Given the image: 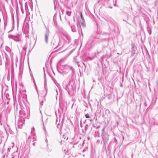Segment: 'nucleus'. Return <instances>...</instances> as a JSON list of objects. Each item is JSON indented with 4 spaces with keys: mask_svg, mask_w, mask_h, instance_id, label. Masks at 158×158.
Wrapping results in <instances>:
<instances>
[{
    "mask_svg": "<svg viewBox=\"0 0 158 158\" xmlns=\"http://www.w3.org/2000/svg\"><path fill=\"white\" fill-rule=\"evenodd\" d=\"M19 113L20 117L23 118L28 117L30 114L29 110H27L26 108L24 110H20Z\"/></svg>",
    "mask_w": 158,
    "mask_h": 158,
    "instance_id": "obj_1",
    "label": "nucleus"
},
{
    "mask_svg": "<svg viewBox=\"0 0 158 158\" xmlns=\"http://www.w3.org/2000/svg\"><path fill=\"white\" fill-rule=\"evenodd\" d=\"M59 40L53 39L51 42V44L54 49L56 48L59 46Z\"/></svg>",
    "mask_w": 158,
    "mask_h": 158,
    "instance_id": "obj_2",
    "label": "nucleus"
},
{
    "mask_svg": "<svg viewBox=\"0 0 158 158\" xmlns=\"http://www.w3.org/2000/svg\"><path fill=\"white\" fill-rule=\"evenodd\" d=\"M65 89L68 91L69 94H71L73 93V85H70L69 83L66 85L65 87Z\"/></svg>",
    "mask_w": 158,
    "mask_h": 158,
    "instance_id": "obj_3",
    "label": "nucleus"
},
{
    "mask_svg": "<svg viewBox=\"0 0 158 158\" xmlns=\"http://www.w3.org/2000/svg\"><path fill=\"white\" fill-rule=\"evenodd\" d=\"M64 69L65 70H68V72H69L72 75L74 74V69L70 65H66Z\"/></svg>",
    "mask_w": 158,
    "mask_h": 158,
    "instance_id": "obj_4",
    "label": "nucleus"
},
{
    "mask_svg": "<svg viewBox=\"0 0 158 158\" xmlns=\"http://www.w3.org/2000/svg\"><path fill=\"white\" fill-rule=\"evenodd\" d=\"M50 31L49 30L47 29V30L45 31V41L46 44H48V37L49 35Z\"/></svg>",
    "mask_w": 158,
    "mask_h": 158,
    "instance_id": "obj_5",
    "label": "nucleus"
},
{
    "mask_svg": "<svg viewBox=\"0 0 158 158\" xmlns=\"http://www.w3.org/2000/svg\"><path fill=\"white\" fill-rule=\"evenodd\" d=\"M61 33L62 34L63 36L67 39V40L65 41H66V42H67L68 41L69 42L70 40V37L69 35L65 32H62Z\"/></svg>",
    "mask_w": 158,
    "mask_h": 158,
    "instance_id": "obj_6",
    "label": "nucleus"
},
{
    "mask_svg": "<svg viewBox=\"0 0 158 158\" xmlns=\"http://www.w3.org/2000/svg\"><path fill=\"white\" fill-rule=\"evenodd\" d=\"M96 38V37L94 36H91L89 39L88 40L87 44L89 45H91L93 44V39H94Z\"/></svg>",
    "mask_w": 158,
    "mask_h": 158,
    "instance_id": "obj_7",
    "label": "nucleus"
},
{
    "mask_svg": "<svg viewBox=\"0 0 158 158\" xmlns=\"http://www.w3.org/2000/svg\"><path fill=\"white\" fill-rule=\"evenodd\" d=\"M21 35L22 33H21L18 34L17 35L15 36L16 38H18V40H16V42H21Z\"/></svg>",
    "mask_w": 158,
    "mask_h": 158,
    "instance_id": "obj_8",
    "label": "nucleus"
},
{
    "mask_svg": "<svg viewBox=\"0 0 158 158\" xmlns=\"http://www.w3.org/2000/svg\"><path fill=\"white\" fill-rule=\"evenodd\" d=\"M8 36L9 38L12 39L14 40L16 42V38L15 36L12 35H8Z\"/></svg>",
    "mask_w": 158,
    "mask_h": 158,
    "instance_id": "obj_9",
    "label": "nucleus"
},
{
    "mask_svg": "<svg viewBox=\"0 0 158 158\" xmlns=\"http://www.w3.org/2000/svg\"><path fill=\"white\" fill-rule=\"evenodd\" d=\"M53 81L55 83V85H56V86L57 87V88H58L59 91H60V85L59 84H58L56 80L54 79H53Z\"/></svg>",
    "mask_w": 158,
    "mask_h": 158,
    "instance_id": "obj_10",
    "label": "nucleus"
},
{
    "mask_svg": "<svg viewBox=\"0 0 158 158\" xmlns=\"http://www.w3.org/2000/svg\"><path fill=\"white\" fill-rule=\"evenodd\" d=\"M2 98L0 97V110H1L2 108Z\"/></svg>",
    "mask_w": 158,
    "mask_h": 158,
    "instance_id": "obj_11",
    "label": "nucleus"
},
{
    "mask_svg": "<svg viewBox=\"0 0 158 158\" xmlns=\"http://www.w3.org/2000/svg\"><path fill=\"white\" fill-rule=\"evenodd\" d=\"M62 125H63V121H62L61 122V124H58V125H57V127L60 130L62 128Z\"/></svg>",
    "mask_w": 158,
    "mask_h": 158,
    "instance_id": "obj_12",
    "label": "nucleus"
},
{
    "mask_svg": "<svg viewBox=\"0 0 158 158\" xmlns=\"http://www.w3.org/2000/svg\"><path fill=\"white\" fill-rule=\"evenodd\" d=\"M12 158H17V151L16 152H14L12 154Z\"/></svg>",
    "mask_w": 158,
    "mask_h": 158,
    "instance_id": "obj_13",
    "label": "nucleus"
},
{
    "mask_svg": "<svg viewBox=\"0 0 158 158\" xmlns=\"http://www.w3.org/2000/svg\"><path fill=\"white\" fill-rule=\"evenodd\" d=\"M44 87H45V89L44 91V95H43V96H45L46 95L47 93V89H46L45 86H44Z\"/></svg>",
    "mask_w": 158,
    "mask_h": 158,
    "instance_id": "obj_14",
    "label": "nucleus"
},
{
    "mask_svg": "<svg viewBox=\"0 0 158 158\" xmlns=\"http://www.w3.org/2000/svg\"><path fill=\"white\" fill-rule=\"evenodd\" d=\"M147 31L149 33V35H151L152 33L151 28L149 27H147Z\"/></svg>",
    "mask_w": 158,
    "mask_h": 158,
    "instance_id": "obj_15",
    "label": "nucleus"
},
{
    "mask_svg": "<svg viewBox=\"0 0 158 158\" xmlns=\"http://www.w3.org/2000/svg\"><path fill=\"white\" fill-rule=\"evenodd\" d=\"M63 138H64V139L67 140L68 138V134H65L64 135H63Z\"/></svg>",
    "mask_w": 158,
    "mask_h": 158,
    "instance_id": "obj_16",
    "label": "nucleus"
},
{
    "mask_svg": "<svg viewBox=\"0 0 158 158\" xmlns=\"http://www.w3.org/2000/svg\"><path fill=\"white\" fill-rule=\"evenodd\" d=\"M14 22H13V23H12V28L11 30H10L8 31V32H10L12 31L13 30V29H14Z\"/></svg>",
    "mask_w": 158,
    "mask_h": 158,
    "instance_id": "obj_17",
    "label": "nucleus"
},
{
    "mask_svg": "<svg viewBox=\"0 0 158 158\" xmlns=\"http://www.w3.org/2000/svg\"><path fill=\"white\" fill-rule=\"evenodd\" d=\"M7 24V22L6 21H4V30H5Z\"/></svg>",
    "mask_w": 158,
    "mask_h": 158,
    "instance_id": "obj_18",
    "label": "nucleus"
},
{
    "mask_svg": "<svg viewBox=\"0 0 158 158\" xmlns=\"http://www.w3.org/2000/svg\"><path fill=\"white\" fill-rule=\"evenodd\" d=\"M102 139L103 140V141L104 143V144L106 143L107 142L108 139H105L104 138H102Z\"/></svg>",
    "mask_w": 158,
    "mask_h": 158,
    "instance_id": "obj_19",
    "label": "nucleus"
},
{
    "mask_svg": "<svg viewBox=\"0 0 158 158\" xmlns=\"http://www.w3.org/2000/svg\"><path fill=\"white\" fill-rule=\"evenodd\" d=\"M81 23L82 24V26L84 27L85 26V21H84V22L82 21V22H81Z\"/></svg>",
    "mask_w": 158,
    "mask_h": 158,
    "instance_id": "obj_20",
    "label": "nucleus"
},
{
    "mask_svg": "<svg viewBox=\"0 0 158 158\" xmlns=\"http://www.w3.org/2000/svg\"><path fill=\"white\" fill-rule=\"evenodd\" d=\"M81 18L82 20V21H83L84 22V21L85 20H84V18L83 16V15L81 13Z\"/></svg>",
    "mask_w": 158,
    "mask_h": 158,
    "instance_id": "obj_21",
    "label": "nucleus"
},
{
    "mask_svg": "<svg viewBox=\"0 0 158 158\" xmlns=\"http://www.w3.org/2000/svg\"><path fill=\"white\" fill-rule=\"evenodd\" d=\"M71 12H69L67 11H66V14L69 16H70L71 15Z\"/></svg>",
    "mask_w": 158,
    "mask_h": 158,
    "instance_id": "obj_22",
    "label": "nucleus"
},
{
    "mask_svg": "<svg viewBox=\"0 0 158 158\" xmlns=\"http://www.w3.org/2000/svg\"><path fill=\"white\" fill-rule=\"evenodd\" d=\"M85 116L86 118H90V117L89 116V114H86L85 115Z\"/></svg>",
    "mask_w": 158,
    "mask_h": 158,
    "instance_id": "obj_23",
    "label": "nucleus"
},
{
    "mask_svg": "<svg viewBox=\"0 0 158 158\" xmlns=\"http://www.w3.org/2000/svg\"><path fill=\"white\" fill-rule=\"evenodd\" d=\"M73 26H71V28L72 29V31L73 32H75L76 31V30L75 29H74L73 28Z\"/></svg>",
    "mask_w": 158,
    "mask_h": 158,
    "instance_id": "obj_24",
    "label": "nucleus"
},
{
    "mask_svg": "<svg viewBox=\"0 0 158 158\" xmlns=\"http://www.w3.org/2000/svg\"><path fill=\"white\" fill-rule=\"evenodd\" d=\"M34 130H35V129H34V127H33L31 129V133L33 131H34Z\"/></svg>",
    "mask_w": 158,
    "mask_h": 158,
    "instance_id": "obj_25",
    "label": "nucleus"
},
{
    "mask_svg": "<svg viewBox=\"0 0 158 158\" xmlns=\"http://www.w3.org/2000/svg\"><path fill=\"white\" fill-rule=\"evenodd\" d=\"M87 126H88V125H86V126H85V130H86V129H87L86 127H87Z\"/></svg>",
    "mask_w": 158,
    "mask_h": 158,
    "instance_id": "obj_26",
    "label": "nucleus"
},
{
    "mask_svg": "<svg viewBox=\"0 0 158 158\" xmlns=\"http://www.w3.org/2000/svg\"><path fill=\"white\" fill-rule=\"evenodd\" d=\"M144 105L145 106H147V103H146V102H145V103H144Z\"/></svg>",
    "mask_w": 158,
    "mask_h": 158,
    "instance_id": "obj_27",
    "label": "nucleus"
},
{
    "mask_svg": "<svg viewBox=\"0 0 158 158\" xmlns=\"http://www.w3.org/2000/svg\"><path fill=\"white\" fill-rule=\"evenodd\" d=\"M56 91L57 94H58V91L56 89Z\"/></svg>",
    "mask_w": 158,
    "mask_h": 158,
    "instance_id": "obj_28",
    "label": "nucleus"
},
{
    "mask_svg": "<svg viewBox=\"0 0 158 158\" xmlns=\"http://www.w3.org/2000/svg\"><path fill=\"white\" fill-rule=\"evenodd\" d=\"M23 49L24 50H26V48H23Z\"/></svg>",
    "mask_w": 158,
    "mask_h": 158,
    "instance_id": "obj_29",
    "label": "nucleus"
},
{
    "mask_svg": "<svg viewBox=\"0 0 158 158\" xmlns=\"http://www.w3.org/2000/svg\"><path fill=\"white\" fill-rule=\"evenodd\" d=\"M87 139L88 140H89V139H90V138L89 137H87Z\"/></svg>",
    "mask_w": 158,
    "mask_h": 158,
    "instance_id": "obj_30",
    "label": "nucleus"
},
{
    "mask_svg": "<svg viewBox=\"0 0 158 158\" xmlns=\"http://www.w3.org/2000/svg\"><path fill=\"white\" fill-rule=\"evenodd\" d=\"M21 11H22V13H23V11L22 10V8H21Z\"/></svg>",
    "mask_w": 158,
    "mask_h": 158,
    "instance_id": "obj_31",
    "label": "nucleus"
},
{
    "mask_svg": "<svg viewBox=\"0 0 158 158\" xmlns=\"http://www.w3.org/2000/svg\"><path fill=\"white\" fill-rule=\"evenodd\" d=\"M43 129L45 131V128L44 127Z\"/></svg>",
    "mask_w": 158,
    "mask_h": 158,
    "instance_id": "obj_32",
    "label": "nucleus"
},
{
    "mask_svg": "<svg viewBox=\"0 0 158 158\" xmlns=\"http://www.w3.org/2000/svg\"><path fill=\"white\" fill-rule=\"evenodd\" d=\"M114 27V25H113L112 26H111V28H113V27Z\"/></svg>",
    "mask_w": 158,
    "mask_h": 158,
    "instance_id": "obj_33",
    "label": "nucleus"
},
{
    "mask_svg": "<svg viewBox=\"0 0 158 158\" xmlns=\"http://www.w3.org/2000/svg\"><path fill=\"white\" fill-rule=\"evenodd\" d=\"M20 123H21V122H20V121H19V125L20 124Z\"/></svg>",
    "mask_w": 158,
    "mask_h": 158,
    "instance_id": "obj_34",
    "label": "nucleus"
},
{
    "mask_svg": "<svg viewBox=\"0 0 158 158\" xmlns=\"http://www.w3.org/2000/svg\"><path fill=\"white\" fill-rule=\"evenodd\" d=\"M80 126H81V127H82V124H81H81H80Z\"/></svg>",
    "mask_w": 158,
    "mask_h": 158,
    "instance_id": "obj_35",
    "label": "nucleus"
},
{
    "mask_svg": "<svg viewBox=\"0 0 158 158\" xmlns=\"http://www.w3.org/2000/svg\"><path fill=\"white\" fill-rule=\"evenodd\" d=\"M45 141H46V142L47 143V139H46L45 140Z\"/></svg>",
    "mask_w": 158,
    "mask_h": 158,
    "instance_id": "obj_36",
    "label": "nucleus"
},
{
    "mask_svg": "<svg viewBox=\"0 0 158 158\" xmlns=\"http://www.w3.org/2000/svg\"><path fill=\"white\" fill-rule=\"evenodd\" d=\"M43 102V101H42L41 102H40V104H41V105H42V104H41V103H42V102Z\"/></svg>",
    "mask_w": 158,
    "mask_h": 158,
    "instance_id": "obj_37",
    "label": "nucleus"
},
{
    "mask_svg": "<svg viewBox=\"0 0 158 158\" xmlns=\"http://www.w3.org/2000/svg\"><path fill=\"white\" fill-rule=\"evenodd\" d=\"M11 59H12V60H13V58L12 57V56H11Z\"/></svg>",
    "mask_w": 158,
    "mask_h": 158,
    "instance_id": "obj_38",
    "label": "nucleus"
},
{
    "mask_svg": "<svg viewBox=\"0 0 158 158\" xmlns=\"http://www.w3.org/2000/svg\"><path fill=\"white\" fill-rule=\"evenodd\" d=\"M44 73H45V72H44ZM45 75V74L44 73V75Z\"/></svg>",
    "mask_w": 158,
    "mask_h": 158,
    "instance_id": "obj_39",
    "label": "nucleus"
},
{
    "mask_svg": "<svg viewBox=\"0 0 158 158\" xmlns=\"http://www.w3.org/2000/svg\"><path fill=\"white\" fill-rule=\"evenodd\" d=\"M83 64L84 65V66H85V64L84 63H83Z\"/></svg>",
    "mask_w": 158,
    "mask_h": 158,
    "instance_id": "obj_40",
    "label": "nucleus"
},
{
    "mask_svg": "<svg viewBox=\"0 0 158 158\" xmlns=\"http://www.w3.org/2000/svg\"><path fill=\"white\" fill-rule=\"evenodd\" d=\"M114 139H115L116 141H117V140H116V138H114Z\"/></svg>",
    "mask_w": 158,
    "mask_h": 158,
    "instance_id": "obj_41",
    "label": "nucleus"
},
{
    "mask_svg": "<svg viewBox=\"0 0 158 158\" xmlns=\"http://www.w3.org/2000/svg\"><path fill=\"white\" fill-rule=\"evenodd\" d=\"M16 40H18V38H16Z\"/></svg>",
    "mask_w": 158,
    "mask_h": 158,
    "instance_id": "obj_42",
    "label": "nucleus"
},
{
    "mask_svg": "<svg viewBox=\"0 0 158 158\" xmlns=\"http://www.w3.org/2000/svg\"><path fill=\"white\" fill-rule=\"evenodd\" d=\"M35 143H33V145H34V146L35 145V144H35Z\"/></svg>",
    "mask_w": 158,
    "mask_h": 158,
    "instance_id": "obj_43",
    "label": "nucleus"
},
{
    "mask_svg": "<svg viewBox=\"0 0 158 158\" xmlns=\"http://www.w3.org/2000/svg\"><path fill=\"white\" fill-rule=\"evenodd\" d=\"M1 115H0V118H1Z\"/></svg>",
    "mask_w": 158,
    "mask_h": 158,
    "instance_id": "obj_44",
    "label": "nucleus"
},
{
    "mask_svg": "<svg viewBox=\"0 0 158 158\" xmlns=\"http://www.w3.org/2000/svg\"><path fill=\"white\" fill-rule=\"evenodd\" d=\"M1 24V23H0V25Z\"/></svg>",
    "mask_w": 158,
    "mask_h": 158,
    "instance_id": "obj_45",
    "label": "nucleus"
}]
</instances>
